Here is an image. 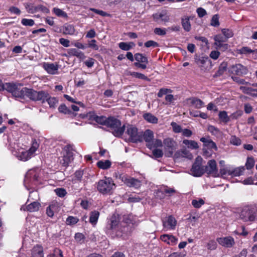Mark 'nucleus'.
<instances>
[{
	"label": "nucleus",
	"mask_w": 257,
	"mask_h": 257,
	"mask_svg": "<svg viewBox=\"0 0 257 257\" xmlns=\"http://www.w3.org/2000/svg\"><path fill=\"white\" fill-rule=\"evenodd\" d=\"M21 86L22 85L20 84L6 83L3 87L4 90H6L11 93L12 95L16 98L21 99H25L28 98L30 99L33 89L27 87L21 88Z\"/></svg>",
	"instance_id": "1"
},
{
	"label": "nucleus",
	"mask_w": 257,
	"mask_h": 257,
	"mask_svg": "<svg viewBox=\"0 0 257 257\" xmlns=\"http://www.w3.org/2000/svg\"><path fill=\"white\" fill-rule=\"evenodd\" d=\"M30 100L37 101H40L42 103L47 101L50 108H55L58 102V99L54 97H51L48 92L41 90L39 91L33 90Z\"/></svg>",
	"instance_id": "2"
},
{
	"label": "nucleus",
	"mask_w": 257,
	"mask_h": 257,
	"mask_svg": "<svg viewBox=\"0 0 257 257\" xmlns=\"http://www.w3.org/2000/svg\"><path fill=\"white\" fill-rule=\"evenodd\" d=\"M96 185L97 190L103 195L112 194L116 187L112 178L106 177L99 180Z\"/></svg>",
	"instance_id": "3"
},
{
	"label": "nucleus",
	"mask_w": 257,
	"mask_h": 257,
	"mask_svg": "<svg viewBox=\"0 0 257 257\" xmlns=\"http://www.w3.org/2000/svg\"><path fill=\"white\" fill-rule=\"evenodd\" d=\"M239 218L243 222L254 221L257 220V208L251 205L243 206L239 213Z\"/></svg>",
	"instance_id": "4"
},
{
	"label": "nucleus",
	"mask_w": 257,
	"mask_h": 257,
	"mask_svg": "<svg viewBox=\"0 0 257 257\" xmlns=\"http://www.w3.org/2000/svg\"><path fill=\"white\" fill-rule=\"evenodd\" d=\"M106 126L110 128L113 135L116 137H120L125 131V125L121 126L120 120L113 116L107 118Z\"/></svg>",
	"instance_id": "5"
},
{
	"label": "nucleus",
	"mask_w": 257,
	"mask_h": 257,
	"mask_svg": "<svg viewBox=\"0 0 257 257\" xmlns=\"http://www.w3.org/2000/svg\"><path fill=\"white\" fill-rule=\"evenodd\" d=\"M125 133L129 137V141L134 143L143 142L142 132H139L137 127L128 124Z\"/></svg>",
	"instance_id": "6"
},
{
	"label": "nucleus",
	"mask_w": 257,
	"mask_h": 257,
	"mask_svg": "<svg viewBox=\"0 0 257 257\" xmlns=\"http://www.w3.org/2000/svg\"><path fill=\"white\" fill-rule=\"evenodd\" d=\"M73 159L72 146L66 145L63 149V156L59 158L60 164L64 167H67Z\"/></svg>",
	"instance_id": "7"
},
{
	"label": "nucleus",
	"mask_w": 257,
	"mask_h": 257,
	"mask_svg": "<svg viewBox=\"0 0 257 257\" xmlns=\"http://www.w3.org/2000/svg\"><path fill=\"white\" fill-rule=\"evenodd\" d=\"M202 158L201 157L198 156L196 157L190 170L191 174L193 176L200 177L205 173V169H204V166L202 165Z\"/></svg>",
	"instance_id": "8"
},
{
	"label": "nucleus",
	"mask_w": 257,
	"mask_h": 257,
	"mask_svg": "<svg viewBox=\"0 0 257 257\" xmlns=\"http://www.w3.org/2000/svg\"><path fill=\"white\" fill-rule=\"evenodd\" d=\"M39 146V144L36 140L32 141V146L28 151L21 152L18 156L19 159L26 161L31 158Z\"/></svg>",
	"instance_id": "9"
},
{
	"label": "nucleus",
	"mask_w": 257,
	"mask_h": 257,
	"mask_svg": "<svg viewBox=\"0 0 257 257\" xmlns=\"http://www.w3.org/2000/svg\"><path fill=\"white\" fill-rule=\"evenodd\" d=\"M119 219L118 215H113L107 222L105 230L107 234H111L113 231L117 230L119 227Z\"/></svg>",
	"instance_id": "10"
},
{
	"label": "nucleus",
	"mask_w": 257,
	"mask_h": 257,
	"mask_svg": "<svg viewBox=\"0 0 257 257\" xmlns=\"http://www.w3.org/2000/svg\"><path fill=\"white\" fill-rule=\"evenodd\" d=\"M195 61L203 71H209L211 68V62L208 57H196Z\"/></svg>",
	"instance_id": "11"
},
{
	"label": "nucleus",
	"mask_w": 257,
	"mask_h": 257,
	"mask_svg": "<svg viewBox=\"0 0 257 257\" xmlns=\"http://www.w3.org/2000/svg\"><path fill=\"white\" fill-rule=\"evenodd\" d=\"M247 68L240 64L231 65L228 69L230 74L242 76L247 74Z\"/></svg>",
	"instance_id": "12"
},
{
	"label": "nucleus",
	"mask_w": 257,
	"mask_h": 257,
	"mask_svg": "<svg viewBox=\"0 0 257 257\" xmlns=\"http://www.w3.org/2000/svg\"><path fill=\"white\" fill-rule=\"evenodd\" d=\"M162 223L166 230H174L177 225V220L173 216L169 215L162 219Z\"/></svg>",
	"instance_id": "13"
},
{
	"label": "nucleus",
	"mask_w": 257,
	"mask_h": 257,
	"mask_svg": "<svg viewBox=\"0 0 257 257\" xmlns=\"http://www.w3.org/2000/svg\"><path fill=\"white\" fill-rule=\"evenodd\" d=\"M120 178L124 183L128 187L139 188L141 186V181L137 179L132 178L126 175H123L121 176Z\"/></svg>",
	"instance_id": "14"
},
{
	"label": "nucleus",
	"mask_w": 257,
	"mask_h": 257,
	"mask_svg": "<svg viewBox=\"0 0 257 257\" xmlns=\"http://www.w3.org/2000/svg\"><path fill=\"white\" fill-rule=\"evenodd\" d=\"M38 176L36 173L33 170L28 171L25 177L24 181V185L26 187L29 186L31 184H33L38 181Z\"/></svg>",
	"instance_id": "15"
},
{
	"label": "nucleus",
	"mask_w": 257,
	"mask_h": 257,
	"mask_svg": "<svg viewBox=\"0 0 257 257\" xmlns=\"http://www.w3.org/2000/svg\"><path fill=\"white\" fill-rule=\"evenodd\" d=\"M165 150L167 151L166 155L167 157H171L175 149L174 141L171 138H167L164 140Z\"/></svg>",
	"instance_id": "16"
},
{
	"label": "nucleus",
	"mask_w": 257,
	"mask_h": 257,
	"mask_svg": "<svg viewBox=\"0 0 257 257\" xmlns=\"http://www.w3.org/2000/svg\"><path fill=\"white\" fill-rule=\"evenodd\" d=\"M143 141L144 140L148 143L147 147L151 149L153 147V140L154 139V133L150 130H147L144 132H142Z\"/></svg>",
	"instance_id": "17"
},
{
	"label": "nucleus",
	"mask_w": 257,
	"mask_h": 257,
	"mask_svg": "<svg viewBox=\"0 0 257 257\" xmlns=\"http://www.w3.org/2000/svg\"><path fill=\"white\" fill-rule=\"evenodd\" d=\"M41 206L40 203L38 201H33L28 205H23L21 210L27 211L30 212L38 211Z\"/></svg>",
	"instance_id": "18"
},
{
	"label": "nucleus",
	"mask_w": 257,
	"mask_h": 257,
	"mask_svg": "<svg viewBox=\"0 0 257 257\" xmlns=\"http://www.w3.org/2000/svg\"><path fill=\"white\" fill-rule=\"evenodd\" d=\"M204 169H205V172L208 174H216L217 172L216 161L214 160H209L207 165L204 166Z\"/></svg>",
	"instance_id": "19"
},
{
	"label": "nucleus",
	"mask_w": 257,
	"mask_h": 257,
	"mask_svg": "<svg viewBox=\"0 0 257 257\" xmlns=\"http://www.w3.org/2000/svg\"><path fill=\"white\" fill-rule=\"evenodd\" d=\"M193 17H188L185 16L181 19V23L183 28L185 32H189L191 30V25L190 22V20H192Z\"/></svg>",
	"instance_id": "20"
},
{
	"label": "nucleus",
	"mask_w": 257,
	"mask_h": 257,
	"mask_svg": "<svg viewBox=\"0 0 257 257\" xmlns=\"http://www.w3.org/2000/svg\"><path fill=\"white\" fill-rule=\"evenodd\" d=\"M160 239L167 244L174 245L177 243V238L171 234H163L161 235Z\"/></svg>",
	"instance_id": "21"
},
{
	"label": "nucleus",
	"mask_w": 257,
	"mask_h": 257,
	"mask_svg": "<svg viewBox=\"0 0 257 257\" xmlns=\"http://www.w3.org/2000/svg\"><path fill=\"white\" fill-rule=\"evenodd\" d=\"M43 67L48 73L51 74H56L58 69V65L54 63H44Z\"/></svg>",
	"instance_id": "22"
},
{
	"label": "nucleus",
	"mask_w": 257,
	"mask_h": 257,
	"mask_svg": "<svg viewBox=\"0 0 257 257\" xmlns=\"http://www.w3.org/2000/svg\"><path fill=\"white\" fill-rule=\"evenodd\" d=\"M188 101L191 105L197 109H199L204 105V102L197 97L190 98L188 99Z\"/></svg>",
	"instance_id": "23"
},
{
	"label": "nucleus",
	"mask_w": 257,
	"mask_h": 257,
	"mask_svg": "<svg viewBox=\"0 0 257 257\" xmlns=\"http://www.w3.org/2000/svg\"><path fill=\"white\" fill-rule=\"evenodd\" d=\"M154 20L157 22H168L169 17L164 12L157 13L153 15Z\"/></svg>",
	"instance_id": "24"
},
{
	"label": "nucleus",
	"mask_w": 257,
	"mask_h": 257,
	"mask_svg": "<svg viewBox=\"0 0 257 257\" xmlns=\"http://www.w3.org/2000/svg\"><path fill=\"white\" fill-rule=\"evenodd\" d=\"M218 241L220 244L227 247L232 246L234 243V239L231 237L220 238Z\"/></svg>",
	"instance_id": "25"
},
{
	"label": "nucleus",
	"mask_w": 257,
	"mask_h": 257,
	"mask_svg": "<svg viewBox=\"0 0 257 257\" xmlns=\"http://www.w3.org/2000/svg\"><path fill=\"white\" fill-rule=\"evenodd\" d=\"M200 141L203 143V145L209 149L217 150V147L215 143L210 139H208L202 137L200 139Z\"/></svg>",
	"instance_id": "26"
},
{
	"label": "nucleus",
	"mask_w": 257,
	"mask_h": 257,
	"mask_svg": "<svg viewBox=\"0 0 257 257\" xmlns=\"http://www.w3.org/2000/svg\"><path fill=\"white\" fill-rule=\"evenodd\" d=\"M67 53L69 56H76L80 59H83L85 56L81 51H78L75 48H70L68 50Z\"/></svg>",
	"instance_id": "27"
},
{
	"label": "nucleus",
	"mask_w": 257,
	"mask_h": 257,
	"mask_svg": "<svg viewBox=\"0 0 257 257\" xmlns=\"http://www.w3.org/2000/svg\"><path fill=\"white\" fill-rule=\"evenodd\" d=\"M32 257H44L43 247L39 245L34 246L32 251Z\"/></svg>",
	"instance_id": "28"
},
{
	"label": "nucleus",
	"mask_w": 257,
	"mask_h": 257,
	"mask_svg": "<svg viewBox=\"0 0 257 257\" xmlns=\"http://www.w3.org/2000/svg\"><path fill=\"white\" fill-rule=\"evenodd\" d=\"M99 212L98 211L94 210L90 213L89 222L93 225L96 224L99 216Z\"/></svg>",
	"instance_id": "29"
},
{
	"label": "nucleus",
	"mask_w": 257,
	"mask_h": 257,
	"mask_svg": "<svg viewBox=\"0 0 257 257\" xmlns=\"http://www.w3.org/2000/svg\"><path fill=\"white\" fill-rule=\"evenodd\" d=\"M239 88L240 90L245 94H249L251 96L257 95V89L245 86H240Z\"/></svg>",
	"instance_id": "30"
},
{
	"label": "nucleus",
	"mask_w": 257,
	"mask_h": 257,
	"mask_svg": "<svg viewBox=\"0 0 257 257\" xmlns=\"http://www.w3.org/2000/svg\"><path fill=\"white\" fill-rule=\"evenodd\" d=\"M63 33L65 35H72L74 34L75 30L72 25L65 24L63 27Z\"/></svg>",
	"instance_id": "31"
},
{
	"label": "nucleus",
	"mask_w": 257,
	"mask_h": 257,
	"mask_svg": "<svg viewBox=\"0 0 257 257\" xmlns=\"http://www.w3.org/2000/svg\"><path fill=\"white\" fill-rule=\"evenodd\" d=\"M143 117L146 121L150 123H158V118L151 113H146L144 114Z\"/></svg>",
	"instance_id": "32"
},
{
	"label": "nucleus",
	"mask_w": 257,
	"mask_h": 257,
	"mask_svg": "<svg viewBox=\"0 0 257 257\" xmlns=\"http://www.w3.org/2000/svg\"><path fill=\"white\" fill-rule=\"evenodd\" d=\"M111 163L109 160H101L97 163V167L101 169L106 170L109 168L111 166Z\"/></svg>",
	"instance_id": "33"
},
{
	"label": "nucleus",
	"mask_w": 257,
	"mask_h": 257,
	"mask_svg": "<svg viewBox=\"0 0 257 257\" xmlns=\"http://www.w3.org/2000/svg\"><path fill=\"white\" fill-rule=\"evenodd\" d=\"M183 143L191 149H197L199 146L196 142L193 140H184Z\"/></svg>",
	"instance_id": "34"
},
{
	"label": "nucleus",
	"mask_w": 257,
	"mask_h": 257,
	"mask_svg": "<svg viewBox=\"0 0 257 257\" xmlns=\"http://www.w3.org/2000/svg\"><path fill=\"white\" fill-rule=\"evenodd\" d=\"M135 60L137 61L136 62H139L140 63H148V58L143 54L141 53H136L134 56Z\"/></svg>",
	"instance_id": "35"
},
{
	"label": "nucleus",
	"mask_w": 257,
	"mask_h": 257,
	"mask_svg": "<svg viewBox=\"0 0 257 257\" xmlns=\"http://www.w3.org/2000/svg\"><path fill=\"white\" fill-rule=\"evenodd\" d=\"M244 167H240L235 168L232 171H228V174L234 176H239L242 175V172L244 171Z\"/></svg>",
	"instance_id": "36"
},
{
	"label": "nucleus",
	"mask_w": 257,
	"mask_h": 257,
	"mask_svg": "<svg viewBox=\"0 0 257 257\" xmlns=\"http://www.w3.org/2000/svg\"><path fill=\"white\" fill-rule=\"evenodd\" d=\"M120 49L125 51L130 50L135 46V44L133 42L127 43L125 42H120L118 44Z\"/></svg>",
	"instance_id": "37"
},
{
	"label": "nucleus",
	"mask_w": 257,
	"mask_h": 257,
	"mask_svg": "<svg viewBox=\"0 0 257 257\" xmlns=\"http://www.w3.org/2000/svg\"><path fill=\"white\" fill-rule=\"evenodd\" d=\"M58 110L60 113L65 114H73L74 113L68 108L65 104H61L58 107Z\"/></svg>",
	"instance_id": "38"
},
{
	"label": "nucleus",
	"mask_w": 257,
	"mask_h": 257,
	"mask_svg": "<svg viewBox=\"0 0 257 257\" xmlns=\"http://www.w3.org/2000/svg\"><path fill=\"white\" fill-rule=\"evenodd\" d=\"M218 116L220 120L224 123H227L230 121V117L228 116L227 112L225 111H220Z\"/></svg>",
	"instance_id": "39"
},
{
	"label": "nucleus",
	"mask_w": 257,
	"mask_h": 257,
	"mask_svg": "<svg viewBox=\"0 0 257 257\" xmlns=\"http://www.w3.org/2000/svg\"><path fill=\"white\" fill-rule=\"evenodd\" d=\"M78 221L79 219L77 217L69 216L67 218L66 222L67 225H72L76 224Z\"/></svg>",
	"instance_id": "40"
},
{
	"label": "nucleus",
	"mask_w": 257,
	"mask_h": 257,
	"mask_svg": "<svg viewBox=\"0 0 257 257\" xmlns=\"http://www.w3.org/2000/svg\"><path fill=\"white\" fill-rule=\"evenodd\" d=\"M53 11L55 13V14L58 17H61L62 18L67 17V13L63 10H62L61 9L57 8H54L53 10Z\"/></svg>",
	"instance_id": "41"
},
{
	"label": "nucleus",
	"mask_w": 257,
	"mask_h": 257,
	"mask_svg": "<svg viewBox=\"0 0 257 257\" xmlns=\"http://www.w3.org/2000/svg\"><path fill=\"white\" fill-rule=\"evenodd\" d=\"M205 203L203 199L200 198L198 200L193 199L192 201V204L194 207L196 208H199L202 205Z\"/></svg>",
	"instance_id": "42"
},
{
	"label": "nucleus",
	"mask_w": 257,
	"mask_h": 257,
	"mask_svg": "<svg viewBox=\"0 0 257 257\" xmlns=\"http://www.w3.org/2000/svg\"><path fill=\"white\" fill-rule=\"evenodd\" d=\"M56 209L55 204H50L46 209V213L47 215L50 217L54 216V211Z\"/></svg>",
	"instance_id": "43"
},
{
	"label": "nucleus",
	"mask_w": 257,
	"mask_h": 257,
	"mask_svg": "<svg viewBox=\"0 0 257 257\" xmlns=\"http://www.w3.org/2000/svg\"><path fill=\"white\" fill-rule=\"evenodd\" d=\"M227 65L226 64H221L217 71L215 73L216 76H220L222 75L224 72L226 70Z\"/></svg>",
	"instance_id": "44"
},
{
	"label": "nucleus",
	"mask_w": 257,
	"mask_h": 257,
	"mask_svg": "<svg viewBox=\"0 0 257 257\" xmlns=\"http://www.w3.org/2000/svg\"><path fill=\"white\" fill-rule=\"evenodd\" d=\"M230 143L233 145L239 146L241 145V141L239 138L236 137L235 136H232L230 139Z\"/></svg>",
	"instance_id": "45"
},
{
	"label": "nucleus",
	"mask_w": 257,
	"mask_h": 257,
	"mask_svg": "<svg viewBox=\"0 0 257 257\" xmlns=\"http://www.w3.org/2000/svg\"><path fill=\"white\" fill-rule=\"evenodd\" d=\"M254 165V160L252 157H248L245 163V167L249 170L252 168Z\"/></svg>",
	"instance_id": "46"
},
{
	"label": "nucleus",
	"mask_w": 257,
	"mask_h": 257,
	"mask_svg": "<svg viewBox=\"0 0 257 257\" xmlns=\"http://www.w3.org/2000/svg\"><path fill=\"white\" fill-rule=\"evenodd\" d=\"M88 47L94 50H98L99 49V46L97 44V42L94 39L88 41Z\"/></svg>",
	"instance_id": "47"
},
{
	"label": "nucleus",
	"mask_w": 257,
	"mask_h": 257,
	"mask_svg": "<svg viewBox=\"0 0 257 257\" xmlns=\"http://www.w3.org/2000/svg\"><path fill=\"white\" fill-rule=\"evenodd\" d=\"M131 75L132 76L137 78L145 80L146 81H150V79L148 77L145 76L144 74L139 72H134L131 74Z\"/></svg>",
	"instance_id": "48"
},
{
	"label": "nucleus",
	"mask_w": 257,
	"mask_h": 257,
	"mask_svg": "<svg viewBox=\"0 0 257 257\" xmlns=\"http://www.w3.org/2000/svg\"><path fill=\"white\" fill-rule=\"evenodd\" d=\"M107 118L104 116H98L96 117V122L100 124L106 125Z\"/></svg>",
	"instance_id": "49"
},
{
	"label": "nucleus",
	"mask_w": 257,
	"mask_h": 257,
	"mask_svg": "<svg viewBox=\"0 0 257 257\" xmlns=\"http://www.w3.org/2000/svg\"><path fill=\"white\" fill-rule=\"evenodd\" d=\"M216 46L217 48L222 51H225L229 48V45L227 43L222 42L215 45Z\"/></svg>",
	"instance_id": "50"
},
{
	"label": "nucleus",
	"mask_w": 257,
	"mask_h": 257,
	"mask_svg": "<svg viewBox=\"0 0 257 257\" xmlns=\"http://www.w3.org/2000/svg\"><path fill=\"white\" fill-rule=\"evenodd\" d=\"M55 192L60 197H63L67 194L66 190L64 188H57L55 190Z\"/></svg>",
	"instance_id": "51"
},
{
	"label": "nucleus",
	"mask_w": 257,
	"mask_h": 257,
	"mask_svg": "<svg viewBox=\"0 0 257 257\" xmlns=\"http://www.w3.org/2000/svg\"><path fill=\"white\" fill-rule=\"evenodd\" d=\"M239 53L241 54H248L253 52V51L247 47H243L238 50Z\"/></svg>",
	"instance_id": "52"
},
{
	"label": "nucleus",
	"mask_w": 257,
	"mask_h": 257,
	"mask_svg": "<svg viewBox=\"0 0 257 257\" xmlns=\"http://www.w3.org/2000/svg\"><path fill=\"white\" fill-rule=\"evenodd\" d=\"M222 33L225 37V39L227 40V39L231 38L233 36L232 32L228 29H223L222 30Z\"/></svg>",
	"instance_id": "53"
},
{
	"label": "nucleus",
	"mask_w": 257,
	"mask_h": 257,
	"mask_svg": "<svg viewBox=\"0 0 257 257\" xmlns=\"http://www.w3.org/2000/svg\"><path fill=\"white\" fill-rule=\"evenodd\" d=\"M231 78L234 82L239 84H250L249 83L246 82L244 79L240 78L238 77L232 76Z\"/></svg>",
	"instance_id": "54"
},
{
	"label": "nucleus",
	"mask_w": 257,
	"mask_h": 257,
	"mask_svg": "<svg viewBox=\"0 0 257 257\" xmlns=\"http://www.w3.org/2000/svg\"><path fill=\"white\" fill-rule=\"evenodd\" d=\"M89 11H92L95 14L99 15L102 17H106L109 15L108 14L102 10H97L94 8H90Z\"/></svg>",
	"instance_id": "55"
},
{
	"label": "nucleus",
	"mask_w": 257,
	"mask_h": 257,
	"mask_svg": "<svg viewBox=\"0 0 257 257\" xmlns=\"http://www.w3.org/2000/svg\"><path fill=\"white\" fill-rule=\"evenodd\" d=\"M211 25L214 27H218L219 25V18L218 15H214L211 21Z\"/></svg>",
	"instance_id": "56"
},
{
	"label": "nucleus",
	"mask_w": 257,
	"mask_h": 257,
	"mask_svg": "<svg viewBox=\"0 0 257 257\" xmlns=\"http://www.w3.org/2000/svg\"><path fill=\"white\" fill-rule=\"evenodd\" d=\"M217 243L213 240H209L207 244V247L208 249L214 250L217 247Z\"/></svg>",
	"instance_id": "57"
},
{
	"label": "nucleus",
	"mask_w": 257,
	"mask_h": 257,
	"mask_svg": "<svg viewBox=\"0 0 257 257\" xmlns=\"http://www.w3.org/2000/svg\"><path fill=\"white\" fill-rule=\"evenodd\" d=\"M214 40L215 41L214 44H217L222 42H225L226 41L225 38H224L221 35H217L214 36Z\"/></svg>",
	"instance_id": "58"
},
{
	"label": "nucleus",
	"mask_w": 257,
	"mask_h": 257,
	"mask_svg": "<svg viewBox=\"0 0 257 257\" xmlns=\"http://www.w3.org/2000/svg\"><path fill=\"white\" fill-rule=\"evenodd\" d=\"M242 183L244 185H251V184L257 185V182H255V179H253L252 177H248V178L244 179L242 181Z\"/></svg>",
	"instance_id": "59"
},
{
	"label": "nucleus",
	"mask_w": 257,
	"mask_h": 257,
	"mask_svg": "<svg viewBox=\"0 0 257 257\" xmlns=\"http://www.w3.org/2000/svg\"><path fill=\"white\" fill-rule=\"evenodd\" d=\"M22 24L24 26H32L34 25V21L32 19H23Z\"/></svg>",
	"instance_id": "60"
},
{
	"label": "nucleus",
	"mask_w": 257,
	"mask_h": 257,
	"mask_svg": "<svg viewBox=\"0 0 257 257\" xmlns=\"http://www.w3.org/2000/svg\"><path fill=\"white\" fill-rule=\"evenodd\" d=\"M50 257H63L62 251L58 248H55Z\"/></svg>",
	"instance_id": "61"
},
{
	"label": "nucleus",
	"mask_w": 257,
	"mask_h": 257,
	"mask_svg": "<svg viewBox=\"0 0 257 257\" xmlns=\"http://www.w3.org/2000/svg\"><path fill=\"white\" fill-rule=\"evenodd\" d=\"M171 125L173 127V131L176 133L181 132L182 128L180 125L177 124L176 122H173L171 123Z\"/></svg>",
	"instance_id": "62"
},
{
	"label": "nucleus",
	"mask_w": 257,
	"mask_h": 257,
	"mask_svg": "<svg viewBox=\"0 0 257 257\" xmlns=\"http://www.w3.org/2000/svg\"><path fill=\"white\" fill-rule=\"evenodd\" d=\"M144 45H145V46L147 48H149L150 47H157L159 46L158 43H157L156 42L153 41V40H150V41L146 42Z\"/></svg>",
	"instance_id": "63"
},
{
	"label": "nucleus",
	"mask_w": 257,
	"mask_h": 257,
	"mask_svg": "<svg viewBox=\"0 0 257 257\" xmlns=\"http://www.w3.org/2000/svg\"><path fill=\"white\" fill-rule=\"evenodd\" d=\"M153 154L156 158H161L163 155V151L160 149H155L153 151Z\"/></svg>",
	"instance_id": "64"
}]
</instances>
